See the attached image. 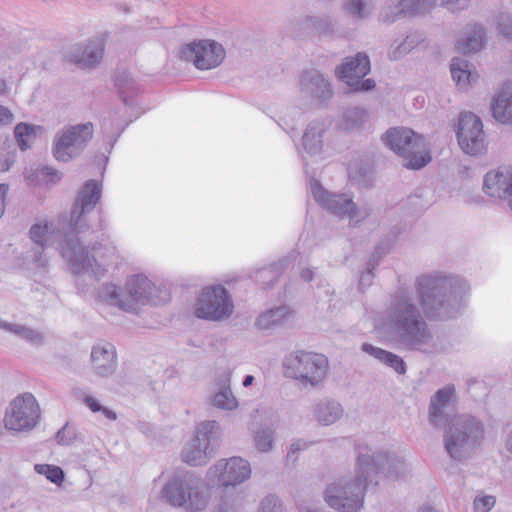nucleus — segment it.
Instances as JSON below:
<instances>
[{"label":"nucleus","mask_w":512,"mask_h":512,"mask_svg":"<svg viewBox=\"0 0 512 512\" xmlns=\"http://www.w3.org/2000/svg\"><path fill=\"white\" fill-rule=\"evenodd\" d=\"M102 185L96 180H88L79 190L69 217L60 216L57 222L43 221L30 229L32 241L38 245L33 255V262L43 268L48 259L43 248L58 241V249L77 277L95 281L102 278L109 268L120 263V255L112 244L91 245L87 218L101 198Z\"/></svg>","instance_id":"f257e3e1"},{"label":"nucleus","mask_w":512,"mask_h":512,"mask_svg":"<svg viewBox=\"0 0 512 512\" xmlns=\"http://www.w3.org/2000/svg\"><path fill=\"white\" fill-rule=\"evenodd\" d=\"M354 448V476L334 481L324 493L326 503L341 512H357L363 506L365 490L369 484H378L380 478H402L407 469L404 456L396 451L374 450L363 439L356 440Z\"/></svg>","instance_id":"f03ea898"},{"label":"nucleus","mask_w":512,"mask_h":512,"mask_svg":"<svg viewBox=\"0 0 512 512\" xmlns=\"http://www.w3.org/2000/svg\"><path fill=\"white\" fill-rule=\"evenodd\" d=\"M375 331L383 336L394 335L398 347L425 354L443 350L442 339L434 334L423 320L414 294L409 290L399 291L384 312L372 317Z\"/></svg>","instance_id":"7ed1b4c3"},{"label":"nucleus","mask_w":512,"mask_h":512,"mask_svg":"<svg viewBox=\"0 0 512 512\" xmlns=\"http://www.w3.org/2000/svg\"><path fill=\"white\" fill-rule=\"evenodd\" d=\"M415 289L424 315L429 319L446 320L462 312L470 287L460 276L432 271L417 277Z\"/></svg>","instance_id":"20e7f679"},{"label":"nucleus","mask_w":512,"mask_h":512,"mask_svg":"<svg viewBox=\"0 0 512 512\" xmlns=\"http://www.w3.org/2000/svg\"><path fill=\"white\" fill-rule=\"evenodd\" d=\"M250 463L239 456L222 458L212 464L205 474L207 487L218 486L225 490L214 512H237L240 508V495L236 492L228 494L234 488L247 481L251 476Z\"/></svg>","instance_id":"39448f33"},{"label":"nucleus","mask_w":512,"mask_h":512,"mask_svg":"<svg viewBox=\"0 0 512 512\" xmlns=\"http://www.w3.org/2000/svg\"><path fill=\"white\" fill-rule=\"evenodd\" d=\"M161 495L169 505L185 512H202L210 501L208 492L190 472L178 473L171 477L163 486Z\"/></svg>","instance_id":"423d86ee"},{"label":"nucleus","mask_w":512,"mask_h":512,"mask_svg":"<svg viewBox=\"0 0 512 512\" xmlns=\"http://www.w3.org/2000/svg\"><path fill=\"white\" fill-rule=\"evenodd\" d=\"M483 425L467 414L454 417L444 433V447L449 456L457 461L469 457L483 438Z\"/></svg>","instance_id":"0eeeda50"},{"label":"nucleus","mask_w":512,"mask_h":512,"mask_svg":"<svg viewBox=\"0 0 512 512\" xmlns=\"http://www.w3.org/2000/svg\"><path fill=\"white\" fill-rule=\"evenodd\" d=\"M283 373L304 387H317L328 372V359L320 353L294 350L282 360Z\"/></svg>","instance_id":"6e6552de"},{"label":"nucleus","mask_w":512,"mask_h":512,"mask_svg":"<svg viewBox=\"0 0 512 512\" xmlns=\"http://www.w3.org/2000/svg\"><path fill=\"white\" fill-rule=\"evenodd\" d=\"M383 141L402 157L403 165L409 169H420L431 160L425 138L409 128H391L383 136Z\"/></svg>","instance_id":"1a4fd4ad"},{"label":"nucleus","mask_w":512,"mask_h":512,"mask_svg":"<svg viewBox=\"0 0 512 512\" xmlns=\"http://www.w3.org/2000/svg\"><path fill=\"white\" fill-rule=\"evenodd\" d=\"M41 408L36 397L24 392L13 398L6 407L3 423L7 431L27 433L40 423Z\"/></svg>","instance_id":"9d476101"},{"label":"nucleus","mask_w":512,"mask_h":512,"mask_svg":"<svg viewBox=\"0 0 512 512\" xmlns=\"http://www.w3.org/2000/svg\"><path fill=\"white\" fill-rule=\"evenodd\" d=\"M220 434V425L215 420L201 421L196 425L193 437L187 441L181 451L183 462L200 467L208 463L214 455V442Z\"/></svg>","instance_id":"9b49d317"},{"label":"nucleus","mask_w":512,"mask_h":512,"mask_svg":"<svg viewBox=\"0 0 512 512\" xmlns=\"http://www.w3.org/2000/svg\"><path fill=\"white\" fill-rule=\"evenodd\" d=\"M233 311L232 297L220 284L204 287L193 306V313L197 318L215 322L228 319Z\"/></svg>","instance_id":"f8f14e48"},{"label":"nucleus","mask_w":512,"mask_h":512,"mask_svg":"<svg viewBox=\"0 0 512 512\" xmlns=\"http://www.w3.org/2000/svg\"><path fill=\"white\" fill-rule=\"evenodd\" d=\"M91 122L68 125L59 130L53 140L52 153L56 160L68 162L78 157L92 139Z\"/></svg>","instance_id":"ddd939ff"},{"label":"nucleus","mask_w":512,"mask_h":512,"mask_svg":"<svg viewBox=\"0 0 512 512\" xmlns=\"http://www.w3.org/2000/svg\"><path fill=\"white\" fill-rule=\"evenodd\" d=\"M310 189L319 205L339 218H348L350 225L359 224L369 215L368 209L358 207L349 194L330 193L317 180L311 182Z\"/></svg>","instance_id":"4468645a"},{"label":"nucleus","mask_w":512,"mask_h":512,"mask_svg":"<svg viewBox=\"0 0 512 512\" xmlns=\"http://www.w3.org/2000/svg\"><path fill=\"white\" fill-rule=\"evenodd\" d=\"M181 60L191 63L196 69L207 71L217 68L226 57L222 44L211 39L192 41L184 45L180 51Z\"/></svg>","instance_id":"2eb2a0df"},{"label":"nucleus","mask_w":512,"mask_h":512,"mask_svg":"<svg viewBox=\"0 0 512 512\" xmlns=\"http://www.w3.org/2000/svg\"><path fill=\"white\" fill-rule=\"evenodd\" d=\"M370 71L369 58L363 53L348 57L337 67L336 75L347 84L352 91H369L375 87L372 79H363Z\"/></svg>","instance_id":"dca6fc26"},{"label":"nucleus","mask_w":512,"mask_h":512,"mask_svg":"<svg viewBox=\"0 0 512 512\" xmlns=\"http://www.w3.org/2000/svg\"><path fill=\"white\" fill-rule=\"evenodd\" d=\"M457 139L466 154L482 153L486 149V141L480 118L471 112L462 113L458 120Z\"/></svg>","instance_id":"f3484780"},{"label":"nucleus","mask_w":512,"mask_h":512,"mask_svg":"<svg viewBox=\"0 0 512 512\" xmlns=\"http://www.w3.org/2000/svg\"><path fill=\"white\" fill-rule=\"evenodd\" d=\"M124 288L127 302L131 306L128 309L130 313H136L140 305H157L160 303L157 287L144 274L128 276Z\"/></svg>","instance_id":"a211bd4d"},{"label":"nucleus","mask_w":512,"mask_h":512,"mask_svg":"<svg viewBox=\"0 0 512 512\" xmlns=\"http://www.w3.org/2000/svg\"><path fill=\"white\" fill-rule=\"evenodd\" d=\"M439 0H391L381 11L384 22L393 23L400 17H416L430 13Z\"/></svg>","instance_id":"6ab92c4d"},{"label":"nucleus","mask_w":512,"mask_h":512,"mask_svg":"<svg viewBox=\"0 0 512 512\" xmlns=\"http://www.w3.org/2000/svg\"><path fill=\"white\" fill-rule=\"evenodd\" d=\"M483 191L490 197L505 200L512 210V166L489 171L483 180Z\"/></svg>","instance_id":"aec40b11"},{"label":"nucleus","mask_w":512,"mask_h":512,"mask_svg":"<svg viewBox=\"0 0 512 512\" xmlns=\"http://www.w3.org/2000/svg\"><path fill=\"white\" fill-rule=\"evenodd\" d=\"M456 401V392L453 385L445 386L436 391L431 397L429 405V422L435 427H441L448 422L449 414Z\"/></svg>","instance_id":"412c9836"},{"label":"nucleus","mask_w":512,"mask_h":512,"mask_svg":"<svg viewBox=\"0 0 512 512\" xmlns=\"http://www.w3.org/2000/svg\"><path fill=\"white\" fill-rule=\"evenodd\" d=\"M91 363L94 373L99 377L111 376L117 368V351L107 341H98L91 348Z\"/></svg>","instance_id":"4be33fe9"},{"label":"nucleus","mask_w":512,"mask_h":512,"mask_svg":"<svg viewBox=\"0 0 512 512\" xmlns=\"http://www.w3.org/2000/svg\"><path fill=\"white\" fill-rule=\"evenodd\" d=\"M344 416L343 405L337 399L324 397L314 402L312 418L320 426L328 427Z\"/></svg>","instance_id":"5701e85b"},{"label":"nucleus","mask_w":512,"mask_h":512,"mask_svg":"<svg viewBox=\"0 0 512 512\" xmlns=\"http://www.w3.org/2000/svg\"><path fill=\"white\" fill-rule=\"evenodd\" d=\"M295 311L288 305H278L262 311L255 320L261 331H273L293 321Z\"/></svg>","instance_id":"b1692460"},{"label":"nucleus","mask_w":512,"mask_h":512,"mask_svg":"<svg viewBox=\"0 0 512 512\" xmlns=\"http://www.w3.org/2000/svg\"><path fill=\"white\" fill-rule=\"evenodd\" d=\"M300 89L319 102L327 101L333 95L330 82L316 70L303 73L300 78Z\"/></svg>","instance_id":"393cba45"},{"label":"nucleus","mask_w":512,"mask_h":512,"mask_svg":"<svg viewBox=\"0 0 512 512\" xmlns=\"http://www.w3.org/2000/svg\"><path fill=\"white\" fill-rule=\"evenodd\" d=\"M493 118L501 124H512V83H504L491 99Z\"/></svg>","instance_id":"a878e982"},{"label":"nucleus","mask_w":512,"mask_h":512,"mask_svg":"<svg viewBox=\"0 0 512 512\" xmlns=\"http://www.w3.org/2000/svg\"><path fill=\"white\" fill-rule=\"evenodd\" d=\"M104 40L102 37H96L83 46H79L72 52L71 58L81 67H93L97 65L103 56Z\"/></svg>","instance_id":"bb28decb"},{"label":"nucleus","mask_w":512,"mask_h":512,"mask_svg":"<svg viewBox=\"0 0 512 512\" xmlns=\"http://www.w3.org/2000/svg\"><path fill=\"white\" fill-rule=\"evenodd\" d=\"M94 296L101 305L116 307L125 312H128L131 307L126 299L125 288L112 282L100 285L95 290Z\"/></svg>","instance_id":"cd10ccee"},{"label":"nucleus","mask_w":512,"mask_h":512,"mask_svg":"<svg viewBox=\"0 0 512 512\" xmlns=\"http://www.w3.org/2000/svg\"><path fill=\"white\" fill-rule=\"evenodd\" d=\"M231 374L226 372L216 380L217 391L214 393L211 404L221 410L233 411L239 406V402L233 394L230 386Z\"/></svg>","instance_id":"c85d7f7f"},{"label":"nucleus","mask_w":512,"mask_h":512,"mask_svg":"<svg viewBox=\"0 0 512 512\" xmlns=\"http://www.w3.org/2000/svg\"><path fill=\"white\" fill-rule=\"evenodd\" d=\"M453 81L459 90L466 91L478 80L479 75L474 67L465 59L453 58L450 64Z\"/></svg>","instance_id":"c756f323"},{"label":"nucleus","mask_w":512,"mask_h":512,"mask_svg":"<svg viewBox=\"0 0 512 512\" xmlns=\"http://www.w3.org/2000/svg\"><path fill=\"white\" fill-rule=\"evenodd\" d=\"M326 131L324 121H311L302 136V147L310 156H318L323 151V135Z\"/></svg>","instance_id":"7c9ffc66"},{"label":"nucleus","mask_w":512,"mask_h":512,"mask_svg":"<svg viewBox=\"0 0 512 512\" xmlns=\"http://www.w3.org/2000/svg\"><path fill=\"white\" fill-rule=\"evenodd\" d=\"M485 32L480 25L474 24L468 26L462 32L461 37L456 43L458 52L464 54L475 53L484 45Z\"/></svg>","instance_id":"2f4dec72"},{"label":"nucleus","mask_w":512,"mask_h":512,"mask_svg":"<svg viewBox=\"0 0 512 512\" xmlns=\"http://www.w3.org/2000/svg\"><path fill=\"white\" fill-rule=\"evenodd\" d=\"M362 350L396 373L401 375L406 373V363L400 356L369 343H364Z\"/></svg>","instance_id":"473e14b6"},{"label":"nucleus","mask_w":512,"mask_h":512,"mask_svg":"<svg viewBox=\"0 0 512 512\" xmlns=\"http://www.w3.org/2000/svg\"><path fill=\"white\" fill-rule=\"evenodd\" d=\"M25 180L29 185H54L61 180V174L54 168L42 166L29 168L24 172Z\"/></svg>","instance_id":"72a5a7b5"},{"label":"nucleus","mask_w":512,"mask_h":512,"mask_svg":"<svg viewBox=\"0 0 512 512\" xmlns=\"http://www.w3.org/2000/svg\"><path fill=\"white\" fill-rule=\"evenodd\" d=\"M44 132V129L40 125L29 124V123H18L14 128V136L18 147L22 151L30 149L36 138Z\"/></svg>","instance_id":"f704fd0d"},{"label":"nucleus","mask_w":512,"mask_h":512,"mask_svg":"<svg viewBox=\"0 0 512 512\" xmlns=\"http://www.w3.org/2000/svg\"><path fill=\"white\" fill-rule=\"evenodd\" d=\"M0 330L13 334L33 345H39L43 342L42 333L24 325L0 319Z\"/></svg>","instance_id":"c9c22d12"},{"label":"nucleus","mask_w":512,"mask_h":512,"mask_svg":"<svg viewBox=\"0 0 512 512\" xmlns=\"http://www.w3.org/2000/svg\"><path fill=\"white\" fill-rule=\"evenodd\" d=\"M253 442L256 449L261 453H268L274 447L275 427L260 425L253 429Z\"/></svg>","instance_id":"e433bc0d"},{"label":"nucleus","mask_w":512,"mask_h":512,"mask_svg":"<svg viewBox=\"0 0 512 512\" xmlns=\"http://www.w3.org/2000/svg\"><path fill=\"white\" fill-rule=\"evenodd\" d=\"M302 119L303 111L301 109L289 108L280 116L278 124L291 138H294Z\"/></svg>","instance_id":"4c0bfd02"},{"label":"nucleus","mask_w":512,"mask_h":512,"mask_svg":"<svg viewBox=\"0 0 512 512\" xmlns=\"http://www.w3.org/2000/svg\"><path fill=\"white\" fill-rule=\"evenodd\" d=\"M116 86L123 102L127 106H132V99L139 91V86L135 79L132 78L129 74H124L117 77Z\"/></svg>","instance_id":"58836bf2"},{"label":"nucleus","mask_w":512,"mask_h":512,"mask_svg":"<svg viewBox=\"0 0 512 512\" xmlns=\"http://www.w3.org/2000/svg\"><path fill=\"white\" fill-rule=\"evenodd\" d=\"M344 12L357 20L367 18L371 14V7L366 0H344Z\"/></svg>","instance_id":"ea45409f"},{"label":"nucleus","mask_w":512,"mask_h":512,"mask_svg":"<svg viewBox=\"0 0 512 512\" xmlns=\"http://www.w3.org/2000/svg\"><path fill=\"white\" fill-rule=\"evenodd\" d=\"M34 470L37 474L44 476L51 483L61 486L64 482V471L56 465L35 464Z\"/></svg>","instance_id":"a19ab883"},{"label":"nucleus","mask_w":512,"mask_h":512,"mask_svg":"<svg viewBox=\"0 0 512 512\" xmlns=\"http://www.w3.org/2000/svg\"><path fill=\"white\" fill-rule=\"evenodd\" d=\"M365 117L366 113L362 108L350 107L344 111L341 125L345 130H353L363 123Z\"/></svg>","instance_id":"79ce46f5"},{"label":"nucleus","mask_w":512,"mask_h":512,"mask_svg":"<svg viewBox=\"0 0 512 512\" xmlns=\"http://www.w3.org/2000/svg\"><path fill=\"white\" fill-rule=\"evenodd\" d=\"M252 418L255 423L261 421L264 422L261 425L274 427L278 421V414L271 406H260L253 412Z\"/></svg>","instance_id":"37998d69"},{"label":"nucleus","mask_w":512,"mask_h":512,"mask_svg":"<svg viewBox=\"0 0 512 512\" xmlns=\"http://www.w3.org/2000/svg\"><path fill=\"white\" fill-rule=\"evenodd\" d=\"M413 48V41L409 38L398 43L395 41L389 48V57L391 59H399L407 54Z\"/></svg>","instance_id":"c03bdc74"},{"label":"nucleus","mask_w":512,"mask_h":512,"mask_svg":"<svg viewBox=\"0 0 512 512\" xmlns=\"http://www.w3.org/2000/svg\"><path fill=\"white\" fill-rule=\"evenodd\" d=\"M496 504V499L492 495H478L473 502L474 512H490Z\"/></svg>","instance_id":"a18cd8bd"},{"label":"nucleus","mask_w":512,"mask_h":512,"mask_svg":"<svg viewBox=\"0 0 512 512\" xmlns=\"http://www.w3.org/2000/svg\"><path fill=\"white\" fill-rule=\"evenodd\" d=\"M83 402L85 405L94 413L96 412H102L103 415L109 419V420H115L116 414L112 410H109L108 408L103 407L97 399H95L92 396H86L83 399Z\"/></svg>","instance_id":"49530a36"},{"label":"nucleus","mask_w":512,"mask_h":512,"mask_svg":"<svg viewBox=\"0 0 512 512\" xmlns=\"http://www.w3.org/2000/svg\"><path fill=\"white\" fill-rule=\"evenodd\" d=\"M299 256V253L292 252L287 257L281 259L278 263H275L271 265L269 268L263 269L261 271V277H265L269 274H277L280 271V269H284L291 261L296 262L297 257Z\"/></svg>","instance_id":"de8ad7c7"},{"label":"nucleus","mask_w":512,"mask_h":512,"mask_svg":"<svg viewBox=\"0 0 512 512\" xmlns=\"http://www.w3.org/2000/svg\"><path fill=\"white\" fill-rule=\"evenodd\" d=\"M258 512H282V505L278 497L268 495L260 503Z\"/></svg>","instance_id":"09e8293b"},{"label":"nucleus","mask_w":512,"mask_h":512,"mask_svg":"<svg viewBox=\"0 0 512 512\" xmlns=\"http://www.w3.org/2000/svg\"><path fill=\"white\" fill-rule=\"evenodd\" d=\"M497 24L501 34L512 38V16L509 13H501L498 16Z\"/></svg>","instance_id":"8fccbe9b"},{"label":"nucleus","mask_w":512,"mask_h":512,"mask_svg":"<svg viewBox=\"0 0 512 512\" xmlns=\"http://www.w3.org/2000/svg\"><path fill=\"white\" fill-rule=\"evenodd\" d=\"M308 446H309V442H307L303 439H298V440L294 441L293 443H291V445L289 446L288 451H287L288 461L295 462L298 458V453L300 451L307 449Z\"/></svg>","instance_id":"3c124183"},{"label":"nucleus","mask_w":512,"mask_h":512,"mask_svg":"<svg viewBox=\"0 0 512 512\" xmlns=\"http://www.w3.org/2000/svg\"><path fill=\"white\" fill-rule=\"evenodd\" d=\"M15 157L13 153H0V171L6 172L14 164Z\"/></svg>","instance_id":"603ef678"},{"label":"nucleus","mask_w":512,"mask_h":512,"mask_svg":"<svg viewBox=\"0 0 512 512\" xmlns=\"http://www.w3.org/2000/svg\"><path fill=\"white\" fill-rule=\"evenodd\" d=\"M9 191L7 184H0V218L4 215L6 210V199Z\"/></svg>","instance_id":"864d4df0"},{"label":"nucleus","mask_w":512,"mask_h":512,"mask_svg":"<svg viewBox=\"0 0 512 512\" xmlns=\"http://www.w3.org/2000/svg\"><path fill=\"white\" fill-rule=\"evenodd\" d=\"M13 119L14 116L12 112L8 108L0 105V125L11 124L13 122Z\"/></svg>","instance_id":"5fc2aeb1"},{"label":"nucleus","mask_w":512,"mask_h":512,"mask_svg":"<svg viewBox=\"0 0 512 512\" xmlns=\"http://www.w3.org/2000/svg\"><path fill=\"white\" fill-rule=\"evenodd\" d=\"M114 125V120H105L104 121V124H103V130L105 133H110V127H112ZM124 130V126L123 125H120V124H117V127L111 131V136H116L118 137L121 132Z\"/></svg>","instance_id":"6e6d98bb"},{"label":"nucleus","mask_w":512,"mask_h":512,"mask_svg":"<svg viewBox=\"0 0 512 512\" xmlns=\"http://www.w3.org/2000/svg\"><path fill=\"white\" fill-rule=\"evenodd\" d=\"M373 278H374V273L372 272V270L370 268H368L366 271H364L361 274V277L359 280V284H360L361 288H366V287L370 286L372 284Z\"/></svg>","instance_id":"4d7b16f0"},{"label":"nucleus","mask_w":512,"mask_h":512,"mask_svg":"<svg viewBox=\"0 0 512 512\" xmlns=\"http://www.w3.org/2000/svg\"><path fill=\"white\" fill-rule=\"evenodd\" d=\"M348 175L349 178L353 181H357L359 179V176L361 175L360 171H358V164L357 163H351L348 167Z\"/></svg>","instance_id":"13d9d810"},{"label":"nucleus","mask_w":512,"mask_h":512,"mask_svg":"<svg viewBox=\"0 0 512 512\" xmlns=\"http://www.w3.org/2000/svg\"><path fill=\"white\" fill-rule=\"evenodd\" d=\"M299 274L300 278L305 282L311 281L314 275L313 271L309 268H302Z\"/></svg>","instance_id":"bf43d9fd"},{"label":"nucleus","mask_w":512,"mask_h":512,"mask_svg":"<svg viewBox=\"0 0 512 512\" xmlns=\"http://www.w3.org/2000/svg\"><path fill=\"white\" fill-rule=\"evenodd\" d=\"M505 450L512 455V431L507 434L504 443Z\"/></svg>","instance_id":"052dcab7"},{"label":"nucleus","mask_w":512,"mask_h":512,"mask_svg":"<svg viewBox=\"0 0 512 512\" xmlns=\"http://www.w3.org/2000/svg\"><path fill=\"white\" fill-rule=\"evenodd\" d=\"M253 381L254 377L252 375H247L245 376L242 384L244 387H249L250 385H252Z\"/></svg>","instance_id":"680f3d73"},{"label":"nucleus","mask_w":512,"mask_h":512,"mask_svg":"<svg viewBox=\"0 0 512 512\" xmlns=\"http://www.w3.org/2000/svg\"><path fill=\"white\" fill-rule=\"evenodd\" d=\"M419 512H439L430 505H423L419 508Z\"/></svg>","instance_id":"e2e57ef3"},{"label":"nucleus","mask_w":512,"mask_h":512,"mask_svg":"<svg viewBox=\"0 0 512 512\" xmlns=\"http://www.w3.org/2000/svg\"><path fill=\"white\" fill-rule=\"evenodd\" d=\"M441 4L446 6V7H448V8H450V5H449L450 4V0H442Z\"/></svg>","instance_id":"0e129e2a"},{"label":"nucleus","mask_w":512,"mask_h":512,"mask_svg":"<svg viewBox=\"0 0 512 512\" xmlns=\"http://www.w3.org/2000/svg\"><path fill=\"white\" fill-rule=\"evenodd\" d=\"M306 512H321V511H319V510H317V509L312 510V509H310V508H307Z\"/></svg>","instance_id":"69168bd1"},{"label":"nucleus","mask_w":512,"mask_h":512,"mask_svg":"<svg viewBox=\"0 0 512 512\" xmlns=\"http://www.w3.org/2000/svg\"><path fill=\"white\" fill-rule=\"evenodd\" d=\"M60 434H61L60 432H58V434H57V438H58V441H59V442H61V438H60L61 436H60Z\"/></svg>","instance_id":"338daca9"}]
</instances>
